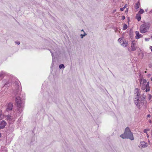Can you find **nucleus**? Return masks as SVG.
<instances>
[{"mask_svg": "<svg viewBox=\"0 0 152 152\" xmlns=\"http://www.w3.org/2000/svg\"><path fill=\"white\" fill-rule=\"evenodd\" d=\"M120 137L123 139H129L131 140H133L132 133L128 127L125 129L124 133L120 135Z\"/></svg>", "mask_w": 152, "mask_h": 152, "instance_id": "f257e3e1", "label": "nucleus"}, {"mask_svg": "<svg viewBox=\"0 0 152 152\" xmlns=\"http://www.w3.org/2000/svg\"><path fill=\"white\" fill-rule=\"evenodd\" d=\"M15 102L18 111L19 112L21 113L23 109L24 101L21 99L20 96H18L16 97Z\"/></svg>", "mask_w": 152, "mask_h": 152, "instance_id": "f03ea898", "label": "nucleus"}, {"mask_svg": "<svg viewBox=\"0 0 152 152\" xmlns=\"http://www.w3.org/2000/svg\"><path fill=\"white\" fill-rule=\"evenodd\" d=\"M151 24L150 23L147 22L144 23L140 27V32L142 33L146 32L149 30Z\"/></svg>", "mask_w": 152, "mask_h": 152, "instance_id": "7ed1b4c3", "label": "nucleus"}, {"mask_svg": "<svg viewBox=\"0 0 152 152\" xmlns=\"http://www.w3.org/2000/svg\"><path fill=\"white\" fill-rule=\"evenodd\" d=\"M140 90L138 88H136L134 90V94L136 95L137 97L135 98V99H137L136 100H135L134 103L136 106L138 108L140 107V102L139 101V99L140 97H141L140 96Z\"/></svg>", "mask_w": 152, "mask_h": 152, "instance_id": "20e7f679", "label": "nucleus"}, {"mask_svg": "<svg viewBox=\"0 0 152 152\" xmlns=\"http://www.w3.org/2000/svg\"><path fill=\"white\" fill-rule=\"evenodd\" d=\"M58 48H51L50 49H48V50L50 51L51 53L52 54V58H53V61L52 62V64H54V62L53 61V57L54 55H58L59 53L58 49Z\"/></svg>", "mask_w": 152, "mask_h": 152, "instance_id": "39448f33", "label": "nucleus"}, {"mask_svg": "<svg viewBox=\"0 0 152 152\" xmlns=\"http://www.w3.org/2000/svg\"><path fill=\"white\" fill-rule=\"evenodd\" d=\"M123 39L122 38H119L118 40L120 42L121 44L123 47H126L127 46V43L126 42L123 41Z\"/></svg>", "mask_w": 152, "mask_h": 152, "instance_id": "423d86ee", "label": "nucleus"}, {"mask_svg": "<svg viewBox=\"0 0 152 152\" xmlns=\"http://www.w3.org/2000/svg\"><path fill=\"white\" fill-rule=\"evenodd\" d=\"M13 104L12 103H10L8 104L7 108H6V110L7 111H8L10 110H11L12 109Z\"/></svg>", "mask_w": 152, "mask_h": 152, "instance_id": "0eeeda50", "label": "nucleus"}, {"mask_svg": "<svg viewBox=\"0 0 152 152\" xmlns=\"http://www.w3.org/2000/svg\"><path fill=\"white\" fill-rule=\"evenodd\" d=\"M6 125V123L5 121H2L0 123V129L4 128Z\"/></svg>", "mask_w": 152, "mask_h": 152, "instance_id": "6e6552de", "label": "nucleus"}, {"mask_svg": "<svg viewBox=\"0 0 152 152\" xmlns=\"http://www.w3.org/2000/svg\"><path fill=\"white\" fill-rule=\"evenodd\" d=\"M141 96V97H140V99H139V101L140 102V104L142 103V101H143V102L144 101H145V96L144 94H142V95H140V96Z\"/></svg>", "mask_w": 152, "mask_h": 152, "instance_id": "1a4fd4ad", "label": "nucleus"}, {"mask_svg": "<svg viewBox=\"0 0 152 152\" xmlns=\"http://www.w3.org/2000/svg\"><path fill=\"white\" fill-rule=\"evenodd\" d=\"M141 148H144L145 147H147L148 145L147 143L144 141L141 142Z\"/></svg>", "mask_w": 152, "mask_h": 152, "instance_id": "9d476101", "label": "nucleus"}, {"mask_svg": "<svg viewBox=\"0 0 152 152\" xmlns=\"http://www.w3.org/2000/svg\"><path fill=\"white\" fill-rule=\"evenodd\" d=\"M135 32L136 34V36L135 37L136 39H138L142 37V35L139 34V31H136Z\"/></svg>", "mask_w": 152, "mask_h": 152, "instance_id": "9b49d317", "label": "nucleus"}, {"mask_svg": "<svg viewBox=\"0 0 152 152\" xmlns=\"http://www.w3.org/2000/svg\"><path fill=\"white\" fill-rule=\"evenodd\" d=\"M129 37L131 39H132L133 38V31L132 28H131L129 33Z\"/></svg>", "mask_w": 152, "mask_h": 152, "instance_id": "f8f14e48", "label": "nucleus"}, {"mask_svg": "<svg viewBox=\"0 0 152 152\" xmlns=\"http://www.w3.org/2000/svg\"><path fill=\"white\" fill-rule=\"evenodd\" d=\"M140 85H145V84L147 82L146 80L145 79H140Z\"/></svg>", "mask_w": 152, "mask_h": 152, "instance_id": "ddd939ff", "label": "nucleus"}, {"mask_svg": "<svg viewBox=\"0 0 152 152\" xmlns=\"http://www.w3.org/2000/svg\"><path fill=\"white\" fill-rule=\"evenodd\" d=\"M135 18L138 21H140L141 20V15L139 13H137L136 15Z\"/></svg>", "mask_w": 152, "mask_h": 152, "instance_id": "4468645a", "label": "nucleus"}, {"mask_svg": "<svg viewBox=\"0 0 152 152\" xmlns=\"http://www.w3.org/2000/svg\"><path fill=\"white\" fill-rule=\"evenodd\" d=\"M140 5V1H138L137 3H136L135 5V8L136 9L137 11V9L139 8V6Z\"/></svg>", "mask_w": 152, "mask_h": 152, "instance_id": "2eb2a0df", "label": "nucleus"}, {"mask_svg": "<svg viewBox=\"0 0 152 152\" xmlns=\"http://www.w3.org/2000/svg\"><path fill=\"white\" fill-rule=\"evenodd\" d=\"M7 119L8 120H9L10 121H11V120L13 119V116L11 115H9L7 116Z\"/></svg>", "mask_w": 152, "mask_h": 152, "instance_id": "dca6fc26", "label": "nucleus"}, {"mask_svg": "<svg viewBox=\"0 0 152 152\" xmlns=\"http://www.w3.org/2000/svg\"><path fill=\"white\" fill-rule=\"evenodd\" d=\"M19 94V89H17L15 91H14V94L15 96L17 95L18 94Z\"/></svg>", "mask_w": 152, "mask_h": 152, "instance_id": "f3484780", "label": "nucleus"}, {"mask_svg": "<svg viewBox=\"0 0 152 152\" xmlns=\"http://www.w3.org/2000/svg\"><path fill=\"white\" fill-rule=\"evenodd\" d=\"M5 75V72L3 71L0 72V77H3Z\"/></svg>", "mask_w": 152, "mask_h": 152, "instance_id": "a211bd4d", "label": "nucleus"}, {"mask_svg": "<svg viewBox=\"0 0 152 152\" xmlns=\"http://www.w3.org/2000/svg\"><path fill=\"white\" fill-rule=\"evenodd\" d=\"M65 66H64V64H61L59 66V68L60 69H61L62 68H64Z\"/></svg>", "mask_w": 152, "mask_h": 152, "instance_id": "6ab92c4d", "label": "nucleus"}, {"mask_svg": "<svg viewBox=\"0 0 152 152\" xmlns=\"http://www.w3.org/2000/svg\"><path fill=\"white\" fill-rule=\"evenodd\" d=\"M144 11L143 9H140V11L138 13H139L141 15V14L144 13Z\"/></svg>", "mask_w": 152, "mask_h": 152, "instance_id": "aec40b11", "label": "nucleus"}, {"mask_svg": "<svg viewBox=\"0 0 152 152\" xmlns=\"http://www.w3.org/2000/svg\"><path fill=\"white\" fill-rule=\"evenodd\" d=\"M127 28V25L125 24H124L123 27V30H125Z\"/></svg>", "mask_w": 152, "mask_h": 152, "instance_id": "412c9836", "label": "nucleus"}, {"mask_svg": "<svg viewBox=\"0 0 152 152\" xmlns=\"http://www.w3.org/2000/svg\"><path fill=\"white\" fill-rule=\"evenodd\" d=\"M141 85V89L142 90H145V85Z\"/></svg>", "mask_w": 152, "mask_h": 152, "instance_id": "4be33fe9", "label": "nucleus"}, {"mask_svg": "<svg viewBox=\"0 0 152 152\" xmlns=\"http://www.w3.org/2000/svg\"><path fill=\"white\" fill-rule=\"evenodd\" d=\"M87 34L85 32H84V34H81L80 35V36L81 37V38H83V37L85 36Z\"/></svg>", "mask_w": 152, "mask_h": 152, "instance_id": "5701e85b", "label": "nucleus"}, {"mask_svg": "<svg viewBox=\"0 0 152 152\" xmlns=\"http://www.w3.org/2000/svg\"><path fill=\"white\" fill-rule=\"evenodd\" d=\"M146 90H145V91L147 92L148 91H150V87H145Z\"/></svg>", "mask_w": 152, "mask_h": 152, "instance_id": "b1692460", "label": "nucleus"}, {"mask_svg": "<svg viewBox=\"0 0 152 152\" xmlns=\"http://www.w3.org/2000/svg\"><path fill=\"white\" fill-rule=\"evenodd\" d=\"M145 87H150L149 86V82H148L145 85Z\"/></svg>", "mask_w": 152, "mask_h": 152, "instance_id": "393cba45", "label": "nucleus"}, {"mask_svg": "<svg viewBox=\"0 0 152 152\" xmlns=\"http://www.w3.org/2000/svg\"><path fill=\"white\" fill-rule=\"evenodd\" d=\"M149 130V129H145L144 130L143 132L144 133H147V131Z\"/></svg>", "mask_w": 152, "mask_h": 152, "instance_id": "a878e982", "label": "nucleus"}, {"mask_svg": "<svg viewBox=\"0 0 152 152\" xmlns=\"http://www.w3.org/2000/svg\"><path fill=\"white\" fill-rule=\"evenodd\" d=\"M151 97H152L151 95V94H149V97H148V99L149 100H150L151 99Z\"/></svg>", "mask_w": 152, "mask_h": 152, "instance_id": "bb28decb", "label": "nucleus"}, {"mask_svg": "<svg viewBox=\"0 0 152 152\" xmlns=\"http://www.w3.org/2000/svg\"><path fill=\"white\" fill-rule=\"evenodd\" d=\"M125 9L124 7L121 8H120V10L121 11H123Z\"/></svg>", "mask_w": 152, "mask_h": 152, "instance_id": "cd10ccee", "label": "nucleus"}, {"mask_svg": "<svg viewBox=\"0 0 152 152\" xmlns=\"http://www.w3.org/2000/svg\"><path fill=\"white\" fill-rule=\"evenodd\" d=\"M15 42L18 45H19L20 44V42L19 41Z\"/></svg>", "mask_w": 152, "mask_h": 152, "instance_id": "c85d7f7f", "label": "nucleus"}, {"mask_svg": "<svg viewBox=\"0 0 152 152\" xmlns=\"http://www.w3.org/2000/svg\"><path fill=\"white\" fill-rule=\"evenodd\" d=\"M122 19L123 20H124V19H125V16H122Z\"/></svg>", "mask_w": 152, "mask_h": 152, "instance_id": "c756f323", "label": "nucleus"}, {"mask_svg": "<svg viewBox=\"0 0 152 152\" xmlns=\"http://www.w3.org/2000/svg\"><path fill=\"white\" fill-rule=\"evenodd\" d=\"M127 4H126L125 5V6H124V9H125V8H126L127 7Z\"/></svg>", "mask_w": 152, "mask_h": 152, "instance_id": "7c9ffc66", "label": "nucleus"}, {"mask_svg": "<svg viewBox=\"0 0 152 152\" xmlns=\"http://www.w3.org/2000/svg\"><path fill=\"white\" fill-rule=\"evenodd\" d=\"M130 50H131L132 51L133 50V48H129V51H130Z\"/></svg>", "mask_w": 152, "mask_h": 152, "instance_id": "2f4dec72", "label": "nucleus"}, {"mask_svg": "<svg viewBox=\"0 0 152 152\" xmlns=\"http://www.w3.org/2000/svg\"><path fill=\"white\" fill-rule=\"evenodd\" d=\"M150 39L149 38H145V40L146 41H148Z\"/></svg>", "mask_w": 152, "mask_h": 152, "instance_id": "473e14b6", "label": "nucleus"}, {"mask_svg": "<svg viewBox=\"0 0 152 152\" xmlns=\"http://www.w3.org/2000/svg\"><path fill=\"white\" fill-rule=\"evenodd\" d=\"M127 20H128V22L129 23V18L128 17L127 18Z\"/></svg>", "mask_w": 152, "mask_h": 152, "instance_id": "72a5a7b5", "label": "nucleus"}, {"mask_svg": "<svg viewBox=\"0 0 152 152\" xmlns=\"http://www.w3.org/2000/svg\"><path fill=\"white\" fill-rule=\"evenodd\" d=\"M131 42H132V45L133 44V40H132ZM131 47H132V46H131Z\"/></svg>", "mask_w": 152, "mask_h": 152, "instance_id": "f704fd0d", "label": "nucleus"}, {"mask_svg": "<svg viewBox=\"0 0 152 152\" xmlns=\"http://www.w3.org/2000/svg\"><path fill=\"white\" fill-rule=\"evenodd\" d=\"M117 0H113V2H117Z\"/></svg>", "mask_w": 152, "mask_h": 152, "instance_id": "c9c22d12", "label": "nucleus"}, {"mask_svg": "<svg viewBox=\"0 0 152 152\" xmlns=\"http://www.w3.org/2000/svg\"><path fill=\"white\" fill-rule=\"evenodd\" d=\"M149 13H152V10L150 11Z\"/></svg>", "mask_w": 152, "mask_h": 152, "instance_id": "e433bc0d", "label": "nucleus"}, {"mask_svg": "<svg viewBox=\"0 0 152 152\" xmlns=\"http://www.w3.org/2000/svg\"><path fill=\"white\" fill-rule=\"evenodd\" d=\"M150 116V115L149 114L148 115L147 117H149Z\"/></svg>", "mask_w": 152, "mask_h": 152, "instance_id": "4c0bfd02", "label": "nucleus"}, {"mask_svg": "<svg viewBox=\"0 0 152 152\" xmlns=\"http://www.w3.org/2000/svg\"><path fill=\"white\" fill-rule=\"evenodd\" d=\"M151 122H152V121H151V120H150L149 121V122L150 123H151Z\"/></svg>", "mask_w": 152, "mask_h": 152, "instance_id": "58836bf2", "label": "nucleus"}, {"mask_svg": "<svg viewBox=\"0 0 152 152\" xmlns=\"http://www.w3.org/2000/svg\"><path fill=\"white\" fill-rule=\"evenodd\" d=\"M147 137H149V135L148 134H147Z\"/></svg>", "mask_w": 152, "mask_h": 152, "instance_id": "ea45409f", "label": "nucleus"}, {"mask_svg": "<svg viewBox=\"0 0 152 152\" xmlns=\"http://www.w3.org/2000/svg\"><path fill=\"white\" fill-rule=\"evenodd\" d=\"M136 50V48H134V51L135 50Z\"/></svg>", "mask_w": 152, "mask_h": 152, "instance_id": "a19ab883", "label": "nucleus"}, {"mask_svg": "<svg viewBox=\"0 0 152 152\" xmlns=\"http://www.w3.org/2000/svg\"><path fill=\"white\" fill-rule=\"evenodd\" d=\"M81 31H83L84 32L83 29L82 30H81Z\"/></svg>", "mask_w": 152, "mask_h": 152, "instance_id": "79ce46f5", "label": "nucleus"}, {"mask_svg": "<svg viewBox=\"0 0 152 152\" xmlns=\"http://www.w3.org/2000/svg\"><path fill=\"white\" fill-rule=\"evenodd\" d=\"M149 67H151H151H152V65H151V66H149Z\"/></svg>", "mask_w": 152, "mask_h": 152, "instance_id": "37998d69", "label": "nucleus"}, {"mask_svg": "<svg viewBox=\"0 0 152 152\" xmlns=\"http://www.w3.org/2000/svg\"><path fill=\"white\" fill-rule=\"evenodd\" d=\"M151 80L152 81V77L151 78Z\"/></svg>", "mask_w": 152, "mask_h": 152, "instance_id": "c03bdc74", "label": "nucleus"}, {"mask_svg": "<svg viewBox=\"0 0 152 152\" xmlns=\"http://www.w3.org/2000/svg\"><path fill=\"white\" fill-rule=\"evenodd\" d=\"M1 133H0V138L1 137Z\"/></svg>", "mask_w": 152, "mask_h": 152, "instance_id": "a18cd8bd", "label": "nucleus"}, {"mask_svg": "<svg viewBox=\"0 0 152 152\" xmlns=\"http://www.w3.org/2000/svg\"><path fill=\"white\" fill-rule=\"evenodd\" d=\"M151 49V51L152 52V48H150Z\"/></svg>", "mask_w": 152, "mask_h": 152, "instance_id": "49530a36", "label": "nucleus"}, {"mask_svg": "<svg viewBox=\"0 0 152 152\" xmlns=\"http://www.w3.org/2000/svg\"><path fill=\"white\" fill-rule=\"evenodd\" d=\"M1 114L0 113V117H1Z\"/></svg>", "mask_w": 152, "mask_h": 152, "instance_id": "de8ad7c7", "label": "nucleus"}, {"mask_svg": "<svg viewBox=\"0 0 152 152\" xmlns=\"http://www.w3.org/2000/svg\"><path fill=\"white\" fill-rule=\"evenodd\" d=\"M128 11V9H127V10H126V11L127 12V11Z\"/></svg>", "mask_w": 152, "mask_h": 152, "instance_id": "09e8293b", "label": "nucleus"}, {"mask_svg": "<svg viewBox=\"0 0 152 152\" xmlns=\"http://www.w3.org/2000/svg\"><path fill=\"white\" fill-rule=\"evenodd\" d=\"M128 11V9H127V10H126V11L127 12V11Z\"/></svg>", "mask_w": 152, "mask_h": 152, "instance_id": "8fccbe9b", "label": "nucleus"}, {"mask_svg": "<svg viewBox=\"0 0 152 152\" xmlns=\"http://www.w3.org/2000/svg\"><path fill=\"white\" fill-rule=\"evenodd\" d=\"M150 48H152V46H150Z\"/></svg>", "mask_w": 152, "mask_h": 152, "instance_id": "3c124183", "label": "nucleus"}, {"mask_svg": "<svg viewBox=\"0 0 152 152\" xmlns=\"http://www.w3.org/2000/svg\"><path fill=\"white\" fill-rule=\"evenodd\" d=\"M151 132H152V133H152V130H151Z\"/></svg>", "mask_w": 152, "mask_h": 152, "instance_id": "603ef678", "label": "nucleus"}]
</instances>
